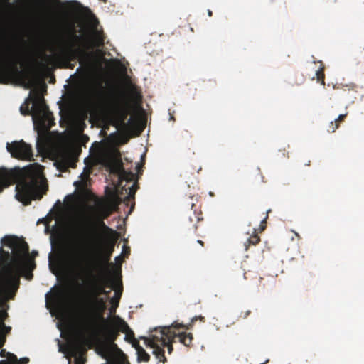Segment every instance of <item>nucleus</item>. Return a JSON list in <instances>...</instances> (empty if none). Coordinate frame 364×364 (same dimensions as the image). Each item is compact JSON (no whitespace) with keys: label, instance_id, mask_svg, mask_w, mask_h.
Returning a JSON list of instances; mask_svg holds the SVG:
<instances>
[{"label":"nucleus","instance_id":"1","mask_svg":"<svg viewBox=\"0 0 364 364\" xmlns=\"http://www.w3.org/2000/svg\"><path fill=\"white\" fill-rule=\"evenodd\" d=\"M121 202L122 198L115 194L107 200L97 198L95 224L86 226L81 231H75L70 235L68 245L62 251V259L77 276L91 272L87 249L98 241L99 231L97 226L112 232V229L105 225L104 220L118 209Z\"/></svg>","mask_w":364,"mask_h":364},{"label":"nucleus","instance_id":"2","mask_svg":"<svg viewBox=\"0 0 364 364\" xmlns=\"http://www.w3.org/2000/svg\"><path fill=\"white\" fill-rule=\"evenodd\" d=\"M105 40V36L102 30L93 28L90 38H85L77 35L75 26L72 25L66 29L64 37L60 38L56 56L66 63L75 60L81 63L90 58V50L103 47Z\"/></svg>","mask_w":364,"mask_h":364},{"label":"nucleus","instance_id":"3","mask_svg":"<svg viewBox=\"0 0 364 364\" xmlns=\"http://www.w3.org/2000/svg\"><path fill=\"white\" fill-rule=\"evenodd\" d=\"M42 168L41 165L34 164L24 168L21 173L16 186V198L24 205L43 196L46 178Z\"/></svg>","mask_w":364,"mask_h":364},{"label":"nucleus","instance_id":"4","mask_svg":"<svg viewBox=\"0 0 364 364\" xmlns=\"http://www.w3.org/2000/svg\"><path fill=\"white\" fill-rule=\"evenodd\" d=\"M179 327L188 329V326H185L183 324L173 323L170 326L160 327L154 329V333L149 336V337H141L144 340L145 345L147 347L153 348V354L156 358L160 362L165 363L167 361L164 355V347L167 341L176 339V334L174 328Z\"/></svg>","mask_w":364,"mask_h":364},{"label":"nucleus","instance_id":"5","mask_svg":"<svg viewBox=\"0 0 364 364\" xmlns=\"http://www.w3.org/2000/svg\"><path fill=\"white\" fill-rule=\"evenodd\" d=\"M18 288V284L16 282L11 274L6 269H0V309L6 301L14 298ZM4 314V312L0 309V347L6 341L3 332L4 329L6 328L2 321Z\"/></svg>","mask_w":364,"mask_h":364},{"label":"nucleus","instance_id":"6","mask_svg":"<svg viewBox=\"0 0 364 364\" xmlns=\"http://www.w3.org/2000/svg\"><path fill=\"white\" fill-rule=\"evenodd\" d=\"M33 120L41 132H48L55 124L52 113L48 110L44 98L39 94L35 96L33 105Z\"/></svg>","mask_w":364,"mask_h":364},{"label":"nucleus","instance_id":"7","mask_svg":"<svg viewBox=\"0 0 364 364\" xmlns=\"http://www.w3.org/2000/svg\"><path fill=\"white\" fill-rule=\"evenodd\" d=\"M106 309L105 302L103 298L89 296V311L86 317L83 319L82 324L86 328H96L99 322L104 324L108 323V319L105 318L103 313Z\"/></svg>","mask_w":364,"mask_h":364},{"label":"nucleus","instance_id":"8","mask_svg":"<svg viewBox=\"0 0 364 364\" xmlns=\"http://www.w3.org/2000/svg\"><path fill=\"white\" fill-rule=\"evenodd\" d=\"M101 109L106 121L117 128L120 127L122 124H124L130 113L127 103L122 105L114 102L109 105H103Z\"/></svg>","mask_w":364,"mask_h":364},{"label":"nucleus","instance_id":"9","mask_svg":"<svg viewBox=\"0 0 364 364\" xmlns=\"http://www.w3.org/2000/svg\"><path fill=\"white\" fill-rule=\"evenodd\" d=\"M108 323L109 322L106 324L99 322L98 327L91 328L92 329L100 328L106 335V340L99 342L97 346V353L104 358H108L112 356L114 350L117 348V346L114 343V341L119 335V331L114 325L108 326Z\"/></svg>","mask_w":364,"mask_h":364},{"label":"nucleus","instance_id":"10","mask_svg":"<svg viewBox=\"0 0 364 364\" xmlns=\"http://www.w3.org/2000/svg\"><path fill=\"white\" fill-rule=\"evenodd\" d=\"M17 64V55L11 47L0 52V83H7L11 72H18Z\"/></svg>","mask_w":364,"mask_h":364},{"label":"nucleus","instance_id":"11","mask_svg":"<svg viewBox=\"0 0 364 364\" xmlns=\"http://www.w3.org/2000/svg\"><path fill=\"white\" fill-rule=\"evenodd\" d=\"M113 247H110L109 251L103 257V264L102 265V269L105 272V275L102 277L100 284L96 285L92 289L90 294V296H93L94 295H96V296L102 295L105 294L106 287L114 289V286L117 284L115 279L111 275L110 271L108 268V266L110 265L109 264H108V262L110 259Z\"/></svg>","mask_w":364,"mask_h":364},{"label":"nucleus","instance_id":"12","mask_svg":"<svg viewBox=\"0 0 364 364\" xmlns=\"http://www.w3.org/2000/svg\"><path fill=\"white\" fill-rule=\"evenodd\" d=\"M1 242L2 245L12 250L14 258L18 261H21L24 256L28 255V245L16 236L6 235L1 240Z\"/></svg>","mask_w":364,"mask_h":364},{"label":"nucleus","instance_id":"13","mask_svg":"<svg viewBox=\"0 0 364 364\" xmlns=\"http://www.w3.org/2000/svg\"><path fill=\"white\" fill-rule=\"evenodd\" d=\"M6 149L14 158L29 161L34 160L31 146L23 140L7 143Z\"/></svg>","mask_w":364,"mask_h":364},{"label":"nucleus","instance_id":"14","mask_svg":"<svg viewBox=\"0 0 364 364\" xmlns=\"http://www.w3.org/2000/svg\"><path fill=\"white\" fill-rule=\"evenodd\" d=\"M89 343V341L84 339L82 341H76L69 345L68 350L75 357V364H85V360L78 354L84 349L85 346Z\"/></svg>","mask_w":364,"mask_h":364},{"label":"nucleus","instance_id":"15","mask_svg":"<svg viewBox=\"0 0 364 364\" xmlns=\"http://www.w3.org/2000/svg\"><path fill=\"white\" fill-rule=\"evenodd\" d=\"M192 215H190L188 218L183 221V225L185 228L190 230H193L194 232H196L198 228L197 223L203 220V218L202 217V213L196 212V209L193 210Z\"/></svg>","mask_w":364,"mask_h":364},{"label":"nucleus","instance_id":"16","mask_svg":"<svg viewBox=\"0 0 364 364\" xmlns=\"http://www.w3.org/2000/svg\"><path fill=\"white\" fill-rule=\"evenodd\" d=\"M114 171L118 176L120 186L123 181L132 182L135 178V174L132 171H126L122 164L115 167Z\"/></svg>","mask_w":364,"mask_h":364},{"label":"nucleus","instance_id":"17","mask_svg":"<svg viewBox=\"0 0 364 364\" xmlns=\"http://www.w3.org/2000/svg\"><path fill=\"white\" fill-rule=\"evenodd\" d=\"M89 179V176L87 174L82 173L80 175V180L75 181L73 185L75 186L76 189L78 190L80 193L83 197H86L90 193L87 190V181Z\"/></svg>","mask_w":364,"mask_h":364},{"label":"nucleus","instance_id":"18","mask_svg":"<svg viewBox=\"0 0 364 364\" xmlns=\"http://www.w3.org/2000/svg\"><path fill=\"white\" fill-rule=\"evenodd\" d=\"M179 328H182L179 327L178 328H174L176 340L178 339V341L181 343L183 344L185 346L190 347L192 345V342L193 340V334L191 333L178 331Z\"/></svg>","mask_w":364,"mask_h":364},{"label":"nucleus","instance_id":"19","mask_svg":"<svg viewBox=\"0 0 364 364\" xmlns=\"http://www.w3.org/2000/svg\"><path fill=\"white\" fill-rule=\"evenodd\" d=\"M11 173L5 169H0V193L11 185Z\"/></svg>","mask_w":364,"mask_h":364},{"label":"nucleus","instance_id":"20","mask_svg":"<svg viewBox=\"0 0 364 364\" xmlns=\"http://www.w3.org/2000/svg\"><path fill=\"white\" fill-rule=\"evenodd\" d=\"M122 290H123L122 283V281L120 280L119 282V287H117L116 289H114V295L111 299V301H110V302L112 304V307L110 309L111 313L115 312L116 308L118 307L119 302V300L122 296Z\"/></svg>","mask_w":364,"mask_h":364},{"label":"nucleus","instance_id":"21","mask_svg":"<svg viewBox=\"0 0 364 364\" xmlns=\"http://www.w3.org/2000/svg\"><path fill=\"white\" fill-rule=\"evenodd\" d=\"M113 324L117 328V331L125 333L128 331L131 330L127 323L120 318L119 316H114Z\"/></svg>","mask_w":364,"mask_h":364},{"label":"nucleus","instance_id":"22","mask_svg":"<svg viewBox=\"0 0 364 364\" xmlns=\"http://www.w3.org/2000/svg\"><path fill=\"white\" fill-rule=\"evenodd\" d=\"M137 355V362L141 363L145 362L147 363L150 360V355L143 348H139V350L136 351Z\"/></svg>","mask_w":364,"mask_h":364},{"label":"nucleus","instance_id":"23","mask_svg":"<svg viewBox=\"0 0 364 364\" xmlns=\"http://www.w3.org/2000/svg\"><path fill=\"white\" fill-rule=\"evenodd\" d=\"M138 188L136 182H134L131 187H129L127 188L129 190L128 195L125 196L124 202H129L131 199H134V195Z\"/></svg>","mask_w":364,"mask_h":364},{"label":"nucleus","instance_id":"24","mask_svg":"<svg viewBox=\"0 0 364 364\" xmlns=\"http://www.w3.org/2000/svg\"><path fill=\"white\" fill-rule=\"evenodd\" d=\"M315 75L316 77V80L318 82H320L322 85H325V74H324V67L321 66L316 70Z\"/></svg>","mask_w":364,"mask_h":364},{"label":"nucleus","instance_id":"25","mask_svg":"<svg viewBox=\"0 0 364 364\" xmlns=\"http://www.w3.org/2000/svg\"><path fill=\"white\" fill-rule=\"evenodd\" d=\"M259 242H260L259 237L257 235V234L255 233L254 235H251L247 239V242L245 243V250H247V247L249 245H255L258 244Z\"/></svg>","mask_w":364,"mask_h":364},{"label":"nucleus","instance_id":"26","mask_svg":"<svg viewBox=\"0 0 364 364\" xmlns=\"http://www.w3.org/2000/svg\"><path fill=\"white\" fill-rule=\"evenodd\" d=\"M138 124V121L133 117H131L127 121H125L124 124H122L120 127L134 129Z\"/></svg>","mask_w":364,"mask_h":364},{"label":"nucleus","instance_id":"27","mask_svg":"<svg viewBox=\"0 0 364 364\" xmlns=\"http://www.w3.org/2000/svg\"><path fill=\"white\" fill-rule=\"evenodd\" d=\"M9 358L11 362L17 363L18 359L17 357L11 353H9ZM29 362V359L28 358H23L19 360V364H27Z\"/></svg>","mask_w":364,"mask_h":364},{"label":"nucleus","instance_id":"28","mask_svg":"<svg viewBox=\"0 0 364 364\" xmlns=\"http://www.w3.org/2000/svg\"><path fill=\"white\" fill-rule=\"evenodd\" d=\"M24 265L26 269H28L30 271L33 270V269L36 267V264L33 259L27 258L24 262Z\"/></svg>","mask_w":364,"mask_h":364},{"label":"nucleus","instance_id":"29","mask_svg":"<svg viewBox=\"0 0 364 364\" xmlns=\"http://www.w3.org/2000/svg\"><path fill=\"white\" fill-rule=\"evenodd\" d=\"M338 127H339V124L336 123L335 121L331 122L328 129V132H331V133L334 132Z\"/></svg>","mask_w":364,"mask_h":364},{"label":"nucleus","instance_id":"30","mask_svg":"<svg viewBox=\"0 0 364 364\" xmlns=\"http://www.w3.org/2000/svg\"><path fill=\"white\" fill-rule=\"evenodd\" d=\"M134 338V333L131 329L125 333V340L128 342H131Z\"/></svg>","mask_w":364,"mask_h":364},{"label":"nucleus","instance_id":"31","mask_svg":"<svg viewBox=\"0 0 364 364\" xmlns=\"http://www.w3.org/2000/svg\"><path fill=\"white\" fill-rule=\"evenodd\" d=\"M200 320V321L202 322H205V318L204 316H195L193 317L192 319H191V323H189L188 325H184L185 326H188L190 329L191 327L192 326V323H194L195 321H196L197 320Z\"/></svg>","mask_w":364,"mask_h":364},{"label":"nucleus","instance_id":"32","mask_svg":"<svg viewBox=\"0 0 364 364\" xmlns=\"http://www.w3.org/2000/svg\"><path fill=\"white\" fill-rule=\"evenodd\" d=\"M176 340L174 339V340H171V341H166V344L165 346V347H167L168 348V352L169 354H171L173 350V343L176 342Z\"/></svg>","mask_w":364,"mask_h":364},{"label":"nucleus","instance_id":"33","mask_svg":"<svg viewBox=\"0 0 364 364\" xmlns=\"http://www.w3.org/2000/svg\"><path fill=\"white\" fill-rule=\"evenodd\" d=\"M20 110L23 115H29L31 113V112H33V109L30 110L28 106L26 107L25 108L23 106H21Z\"/></svg>","mask_w":364,"mask_h":364},{"label":"nucleus","instance_id":"34","mask_svg":"<svg viewBox=\"0 0 364 364\" xmlns=\"http://www.w3.org/2000/svg\"><path fill=\"white\" fill-rule=\"evenodd\" d=\"M130 343H132V345L135 348L136 351L139 350V348H142L139 344V341L135 338L133 340H132Z\"/></svg>","mask_w":364,"mask_h":364},{"label":"nucleus","instance_id":"35","mask_svg":"<svg viewBox=\"0 0 364 364\" xmlns=\"http://www.w3.org/2000/svg\"><path fill=\"white\" fill-rule=\"evenodd\" d=\"M251 314L250 310H246L245 311H242L240 317L242 318H247Z\"/></svg>","mask_w":364,"mask_h":364},{"label":"nucleus","instance_id":"36","mask_svg":"<svg viewBox=\"0 0 364 364\" xmlns=\"http://www.w3.org/2000/svg\"><path fill=\"white\" fill-rule=\"evenodd\" d=\"M346 114H340L337 119H335V122L340 124V122H343L346 118Z\"/></svg>","mask_w":364,"mask_h":364},{"label":"nucleus","instance_id":"37","mask_svg":"<svg viewBox=\"0 0 364 364\" xmlns=\"http://www.w3.org/2000/svg\"><path fill=\"white\" fill-rule=\"evenodd\" d=\"M267 218V216L261 222V223L259 225V228H260L261 232L264 230V229L266 228Z\"/></svg>","mask_w":364,"mask_h":364},{"label":"nucleus","instance_id":"38","mask_svg":"<svg viewBox=\"0 0 364 364\" xmlns=\"http://www.w3.org/2000/svg\"><path fill=\"white\" fill-rule=\"evenodd\" d=\"M304 82V78L303 77V76H300L299 80H296L295 84L296 85H301Z\"/></svg>","mask_w":364,"mask_h":364},{"label":"nucleus","instance_id":"39","mask_svg":"<svg viewBox=\"0 0 364 364\" xmlns=\"http://www.w3.org/2000/svg\"><path fill=\"white\" fill-rule=\"evenodd\" d=\"M0 254L1 255L4 254L6 257H9V252H5L2 247H0Z\"/></svg>","mask_w":364,"mask_h":364},{"label":"nucleus","instance_id":"40","mask_svg":"<svg viewBox=\"0 0 364 364\" xmlns=\"http://www.w3.org/2000/svg\"><path fill=\"white\" fill-rule=\"evenodd\" d=\"M187 205H191V210H193V209L196 207V205H195V204L193 203V201H191V202H190V203H188V204H187Z\"/></svg>","mask_w":364,"mask_h":364},{"label":"nucleus","instance_id":"41","mask_svg":"<svg viewBox=\"0 0 364 364\" xmlns=\"http://www.w3.org/2000/svg\"><path fill=\"white\" fill-rule=\"evenodd\" d=\"M197 242H198V243H199L201 246H203V245H204L203 242L202 240H198L197 241Z\"/></svg>","mask_w":364,"mask_h":364},{"label":"nucleus","instance_id":"42","mask_svg":"<svg viewBox=\"0 0 364 364\" xmlns=\"http://www.w3.org/2000/svg\"><path fill=\"white\" fill-rule=\"evenodd\" d=\"M208 14L209 16H213V12L210 10H208Z\"/></svg>","mask_w":364,"mask_h":364},{"label":"nucleus","instance_id":"43","mask_svg":"<svg viewBox=\"0 0 364 364\" xmlns=\"http://www.w3.org/2000/svg\"><path fill=\"white\" fill-rule=\"evenodd\" d=\"M0 364H9V363H8L6 360H3V361L0 362Z\"/></svg>","mask_w":364,"mask_h":364},{"label":"nucleus","instance_id":"44","mask_svg":"<svg viewBox=\"0 0 364 364\" xmlns=\"http://www.w3.org/2000/svg\"><path fill=\"white\" fill-rule=\"evenodd\" d=\"M110 293V291H106L105 290V294H104V295H109V294Z\"/></svg>","mask_w":364,"mask_h":364},{"label":"nucleus","instance_id":"45","mask_svg":"<svg viewBox=\"0 0 364 364\" xmlns=\"http://www.w3.org/2000/svg\"><path fill=\"white\" fill-rule=\"evenodd\" d=\"M32 277H33V274H30V276H28L27 278H28V279H32Z\"/></svg>","mask_w":364,"mask_h":364},{"label":"nucleus","instance_id":"46","mask_svg":"<svg viewBox=\"0 0 364 364\" xmlns=\"http://www.w3.org/2000/svg\"><path fill=\"white\" fill-rule=\"evenodd\" d=\"M129 252H130V250H126V251L124 250V254H126L127 252V253H129Z\"/></svg>","mask_w":364,"mask_h":364},{"label":"nucleus","instance_id":"47","mask_svg":"<svg viewBox=\"0 0 364 364\" xmlns=\"http://www.w3.org/2000/svg\"><path fill=\"white\" fill-rule=\"evenodd\" d=\"M129 252H130V250H126V251L124 250V254H126L127 252V253H129Z\"/></svg>","mask_w":364,"mask_h":364},{"label":"nucleus","instance_id":"48","mask_svg":"<svg viewBox=\"0 0 364 364\" xmlns=\"http://www.w3.org/2000/svg\"><path fill=\"white\" fill-rule=\"evenodd\" d=\"M129 252H130V250H126V251L124 250V254H126L127 252V253H129Z\"/></svg>","mask_w":364,"mask_h":364},{"label":"nucleus","instance_id":"49","mask_svg":"<svg viewBox=\"0 0 364 364\" xmlns=\"http://www.w3.org/2000/svg\"><path fill=\"white\" fill-rule=\"evenodd\" d=\"M24 77L26 78V79H28V75H26V74H23Z\"/></svg>","mask_w":364,"mask_h":364},{"label":"nucleus","instance_id":"50","mask_svg":"<svg viewBox=\"0 0 364 364\" xmlns=\"http://www.w3.org/2000/svg\"><path fill=\"white\" fill-rule=\"evenodd\" d=\"M122 191L124 190L126 192L127 191V189L125 188V187H122Z\"/></svg>","mask_w":364,"mask_h":364},{"label":"nucleus","instance_id":"51","mask_svg":"<svg viewBox=\"0 0 364 364\" xmlns=\"http://www.w3.org/2000/svg\"><path fill=\"white\" fill-rule=\"evenodd\" d=\"M66 165L69 166L70 165V161H68Z\"/></svg>","mask_w":364,"mask_h":364},{"label":"nucleus","instance_id":"52","mask_svg":"<svg viewBox=\"0 0 364 364\" xmlns=\"http://www.w3.org/2000/svg\"><path fill=\"white\" fill-rule=\"evenodd\" d=\"M262 279H262V277H260V278H259L260 283L262 282Z\"/></svg>","mask_w":364,"mask_h":364},{"label":"nucleus","instance_id":"53","mask_svg":"<svg viewBox=\"0 0 364 364\" xmlns=\"http://www.w3.org/2000/svg\"><path fill=\"white\" fill-rule=\"evenodd\" d=\"M262 364H266V363H262Z\"/></svg>","mask_w":364,"mask_h":364}]
</instances>
